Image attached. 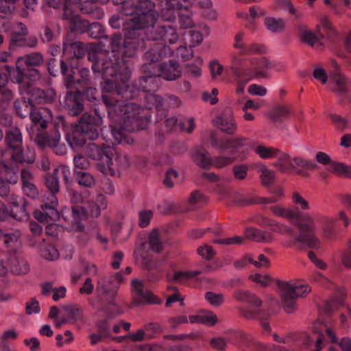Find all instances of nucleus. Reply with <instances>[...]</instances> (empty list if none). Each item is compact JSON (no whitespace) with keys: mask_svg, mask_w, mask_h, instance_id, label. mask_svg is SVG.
I'll use <instances>...</instances> for the list:
<instances>
[{"mask_svg":"<svg viewBox=\"0 0 351 351\" xmlns=\"http://www.w3.org/2000/svg\"><path fill=\"white\" fill-rule=\"evenodd\" d=\"M21 234L19 231L3 235V243L8 248H14L20 244Z\"/></svg>","mask_w":351,"mask_h":351,"instance_id":"603ef678","label":"nucleus"},{"mask_svg":"<svg viewBox=\"0 0 351 351\" xmlns=\"http://www.w3.org/2000/svg\"><path fill=\"white\" fill-rule=\"evenodd\" d=\"M123 277L121 272L108 276H103L97 280V291L99 295H113L123 282Z\"/></svg>","mask_w":351,"mask_h":351,"instance_id":"f8f14e48","label":"nucleus"},{"mask_svg":"<svg viewBox=\"0 0 351 351\" xmlns=\"http://www.w3.org/2000/svg\"><path fill=\"white\" fill-rule=\"evenodd\" d=\"M245 237L247 239L261 243H270L274 241V236L267 231L250 227L245 230Z\"/></svg>","mask_w":351,"mask_h":351,"instance_id":"b1692460","label":"nucleus"},{"mask_svg":"<svg viewBox=\"0 0 351 351\" xmlns=\"http://www.w3.org/2000/svg\"><path fill=\"white\" fill-rule=\"evenodd\" d=\"M35 156L32 154L27 159L21 152L10 153L8 149L0 147V172L12 176L9 178L11 182H17L19 165L23 162L32 163Z\"/></svg>","mask_w":351,"mask_h":351,"instance_id":"39448f33","label":"nucleus"},{"mask_svg":"<svg viewBox=\"0 0 351 351\" xmlns=\"http://www.w3.org/2000/svg\"><path fill=\"white\" fill-rule=\"evenodd\" d=\"M5 143L9 149L13 151L12 153L22 152L23 138L21 130L18 128H13L9 130L5 135Z\"/></svg>","mask_w":351,"mask_h":351,"instance_id":"393cba45","label":"nucleus"},{"mask_svg":"<svg viewBox=\"0 0 351 351\" xmlns=\"http://www.w3.org/2000/svg\"><path fill=\"white\" fill-rule=\"evenodd\" d=\"M32 124L28 129V132L33 138L36 132H40V130H45L47 126V117H51L50 111L45 108H33L29 113Z\"/></svg>","mask_w":351,"mask_h":351,"instance_id":"4468645a","label":"nucleus"},{"mask_svg":"<svg viewBox=\"0 0 351 351\" xmlns=\"http://www.w3.org/2000/svg\"><path fill=\"white\" fill-rule=\"evenodd\" d=\"M84 210L78 206H73L71 209L65 208L62 210L64 220L71 224V228L76 231H82L84 226L80 221L84 217Z\"/></svg>","mask_w":351,"mask_h":351,"instance_id":"6ab92c4d","label":"nucleus"},{"mask_svg":"<svg viewBox=\"0 0 351 351\" xmlns=\"http://www.w3.org/2000/svg\"><path fill=\"white\" fill-rule=\"evenodd\" d=\"M205 298L213 306L219 307L224 302V295L221 293L208 291L205 293Z\"/></svg>","mask_w":351,"mask_h":351,"instance_id":"4d7b16f0","label":"nucleus"},{"mask_svg":"<svg viewBox=\"0 0 351 351\" xmlns=\"http://www.w3.org/2000/svg\"><path fill=\"white\" fill-rule=\"evenodd\" d=\"M328 117L336 130L345 132L351 128V121L347 117L335 113H330Z\"/></svg>","mask_w":351,"mask_h":351,"instance_id":"f704fd0d","label":"nucleus"},{"mask_svg":"<svg viewBox=\"0 0 351 351\" xmlns=\"http://www.w3.org/2000/svg\"><path fill=\"white\" fill-rule=\"evenodd\" d=\"M18 60L19 62H24L27 66H37L44 61L43 56L40 52H34L25 57H19Z\"/></svg>","mask_w":351,"mask_h":351,"instance_id":"a18cd8bd","label":"nucleus"},{"mask_svg":"<svg viewBox=\"0 0 351 351\" xmlns=\"http://www.w3.org/2000/svg\"><path fill=\"white\" fill-rule=\"evenodd\" d=\"M192 7L189 0H167V7L161 13L162 19L167 22H173L176 19L175 10H188Z\"/></svg>","mask_w":351,"mask_h":351,"instance_id":"dca6fc26","label":"nucleus"},{"mask_svg":"<svg viewBox=\"0 0 351 351\" xmlns=\"http://www.w3.org/2000/svg\"><path fill=\"white\" fill-rule=\"evenodd\" d=\"M148 245L149 249L156 253H159L162 250V244L159 237V232L157 230H153L148 240Z\"/></svg>","mask_w":351,"mask_h":351,"instance_id":"de8ad7c7","label":"nucleus"},{"mask_svg":"<svg viewBox=\"0 0 351 351\" xmlns=\"http://www.w3.org/2000/svg\"><path fill=\"white\" fill-rule=\"evenodd\" d=\"M215 121L216 126L226 134H233L237 129L235 120L232 117H217Z\"/></svg>","mask_w":351,"mask_h":351,"instance_id":"72a5a7b5","label":"nucleus"},{"mask_svg":"<svg viewBox=\"0 0 351 351\" xmlns=\"http://www.w3.org/2000/svg\"><path fill=\"white\" fill-rule=\"evenodd\" d=\"M60 70L62 74L64 76V85L67 89H77L79 87L83 88L88 85L89 82L88 69L82 67L77 69L76 73L73 69L70 73H68V67L65 62L60 61Z\"/></svg>","mask_w":351,"mask_h":351,"instance_id":"1a4fd4ad","label":"nucleus"},{"mask_svg":"<svg viewBox=\"0 0 351 351\" xmlns=\"http://www.w3.org/2000/svg\"><path fill=\"white\" fill-rule=\"evenodd\" d=\"M22 66L23 63L19 62V60L17 59L15 68L12 69L8 65H5L4 67L10 75L11 80L13 82L20 84L19 88L22 86H24L27 88L29 86H32V84L29 82H24L25 73L24 72V69L22 68Z\"/></svg>","mask_w":351,"mask_h":351,"instance_id":"bb28decb","label":"nucleus"},{"mask_svg":"<svg viewBox=\"0 0 351 351\" xmlns=\"http://www.w3.org/2000/svg\"><path fill=\"white\" fill-rule=\"evenodd\" d=\"M78 177V183L87 187H91L95 184V179L93 176L86 172L78 171L77 172Z\"/></svg>","mask_w":351,"mask_h":351,"instance_id":"338daca9","label":"nucleus"},{"mask_svg":"<svg viewBox=\"0 0 351 351\" xmlns=\"http://www.w3.org/2000/svg\"><path fill=\"white\" fill-rule=\"evenodd\" d=\"M87 32L93 38H102L104 36V27L99 23H93L88 25Z\"/></svg>","mask_w":351,"mask_h":351,"instance_id":"bf43d9fd","label":"nucleus"},{"mask_svg":"<svg viewBox=\"0 0 351 351\" xmlns=\"http://www.w3.org/2000/svg\"><path fill=\"white\" fill-rule=\"evenodd\" d=\"M86 150L88 156L97 161L98 169L101 173L106 176L115 175V171L112 167V147L104 144L99 146L95 143H90L87 145Z\"/></svg>","mask_w":351,"mask_h":351,"instance_id":"0eeeda50","label":"nucleus"},{"mask_svg":"<svg viewBox=\"0 0 351 351\" xmlns=\"http://www.w3.org/2000/svg\"><path fill=\"white\" fill-rule=\"evenodd\" d=\"M172 51L169 47L163 44H156V46L149 50L146 53V58L149 63L156 64L163 58L171 56Z\"/></svg>","mask_w":351,"mask_h":351,"instance_id":"c85d7f7f","label":"nucleus"},{"mask_svg":"<svg viewBox=\"0 0 351 351\" xmlns=\"http://www.w3.org/2000/svg\"><path fill=\"white\" fill-rule=\"evenodd\" d=\"M262 183L265 186L272 184L275 180L276 173L266 166L262 165L260 169Z\"/></svg>","mask_w":351,"mask_h":351,"instance_id":"6e6d98bb","label":"nucleus"},{"mask_svg":"<svg viewBox=\"0 0 351 351\" xmlns=\"http://www.w3.org/2000/svg\"><path fill=\"white\" fill-rule=\"evenodd\" d=\"M20 93L22 95H29L32 99L38 100L39 102L51 103L56 97V91L52 88L41 90L35 88L33 86H29L27 88L22 86L20 88Z\"/></svg>","mask_w":351,"mask_h":351,"instance_id":"f3484780","label":"nucleus"},{"mask_svg":"<svg viewBox=\"0 0 351 351\" xmlns=\"http://www.w3.org/2000/svg\"><path fill=\"white\" fill-rule=\"evenodd\" d=\"M63 106L70 115H79L84 110L83 99L80 92H69L65 96Z\"/></svg>","mask_w":351,"mask_h":351,"instance_id":"a211bd4d","label":"nucleus"},{"mask_svg":"<svg viewBox=\"0 0 351 351\" xmlns=\"http://www.w3.org/2000/svg\"><path fill=\"white\" fill-rule=\"evenodd\" d=\"M178 64L173 60L160 64L148 63L145 64L144 70L148 75L142 77L145 83L154 84L156 77H162L167 80H175L181 75Z\"/></svg>","mask_w":351,"mask_h":351,"instance_id":"423d86ee","label":"nucleus"},{"mask_svg":"<svg viewBox=\"0 0 351 351\" xmlns=\"http://www.w3.org/2000/svg\"><path fill=\"white\" fill-rule=\"evenodd\" d=\"M11 272L15 275H25L30 270L28 262L23 257L12 255L8 259Z\"/></svg>","mask_w":351,"mask_h":351,"instance_id":"cd10ccee","label":"nucleus"},{"mask_svg":"<svg viewBox=\"0 0 351 351\" xmlns=\"http://www.w3.org/2000/svg\"><path fill=\"white\" fill-rule=\"evenodd\" d=\"M250 140L245 137L223 138L220 140L219 149L236 154L244 147L250 146Z\"/></svg>","mask_w":351,"mask_h":351,"instance_id":"412c9836","label":"nucleus"},{"mask_svg":"<svg viewBox=\"0 0 351 351\" xmlns=\"http://www.w3.org/2000/svg\"><path fill=\"white\" fill-rule=\"evenodd\" d=\"M194 162L199 167L208 169L212 165V159L209 153L204 149H198L193 155Z\"/></svg>","mask_w":351,"mask_h":351,"instance_id":"58836bf2","label":"nucleus"},{"mask_svg":"<svg viewBox=\"0 0 351 351\" xmlns=\"http://www.w3.org/2000/svg\"><path fill=\"white\" fill-rule=\"evenodd\" d=\"M265 25L269 31L273 32H281L285 28L283 20L274 17H267L265 19Z\"/></svg>","mask_w":351,"mask_h":351,"instance_id":"8fccbe9b","label":"nucleus"},{"mask_svg":"<svg viewBox=\"0 0 351 351\" xmlns=\"http://www.w3.org/2000/svg\"><path fill=\"white\" fill-rule=\"evenodd\" d=\"M299 33L302 42L317 48L321 45L318 37H317L312 32L308 30L305 26L300 25L299 27Z\"/></svg>","mask_w":351,"mask_h":351,"instance_id":"4c0bfd02","label":"nucleus"},{"mask_svg":"<svg viewBox=\"0 0 351 351\" xmlns=\"http://www.w3.org/2000/svg\"><path fill=\"white\" fill-rule=\"evenodd\" d=\"M292 162L295 165V168L299 167L308 171H313L317 167V165L313 161L306 160L300 156L293 157L292 158Z\"/></svg>","mask_w":351,"mask_h":351,"instance_id":"5fc2aeb1","label":"nucleus"},{"mask_svg":"<svg viewBox=\"0 0 351 351\" xmlns=\"http://www.w3.org/2000/svg\"><path fill=\"white\" fill-rule=\"evenodd\" d=\"M291 200L293 204L296 206L295 208H298V210H306L310 209L308 202L297 191L292 193Z\"/></svg>","mask_w":351,"mask_h":351,"instance_id":"13d9d810","label":"nucleus"},{"mask_svg":"<svg viewBox=\"0 0 351 351\" xmlns=\"http://www.w3.org/2000/svg\"><path fill=\"white\" fill-rule=\"evenodd\" d=\"M66 139L70 146L75 149L83 147L87 138L77 132L76 128H75L73 132L66 134Z\"/></svg>","mask_w":351,"mask_h":351,"instance_id":"37998d69","label":"nucleus"},{"mask_svg":"<svg viewBox=\"0 0 351 351\" xmlns=\"http://www.w3.org/2000/svg\"><path fill=\"white\" fill-rule=\"evenodd\" d=\"M162 300L152 292L143 288L142 282L138 280H133V306L145 304H159Z\"/></svg>","mask_w":351,"mask_h":351,"instance_id":"9b49d317","label":"nucleus"},{"mask_svg":"<svg viewBox=\"0 0 351 351\" xmlns=\"http://www.w3.org/2000/svg\"><path fill=\"white\" fill-rule=\"evenodd\" d=\"M328 85L332 92L344 95L351 91V78L341 73H337L330 80Z\"/></svg>","mask_w":351,"mask_h":351,"instance_id":"aec40b11","label":"nucleus"},{"mask_svg":"<svg viewBox=\"0 0 351 351\" xmlns=\"http://www.w3.org/2000/svg\"><path fill=\"white\" fill-rule=\"evenodd\" d=\"M328 171L339 176L351 178V166L343 162L332 161L328 166Z\"/></svg>","mask_w":351,"mask_h":351,"instance_id":"a19ab883","label":"nucleus"},{"mask_svg":"<svg viewBox=\"0 0 351 351\" xmlns=\"http://www.w3.org/2000/svg\"><path fill=\"white\" fill-rule=\"evenodd\" d=\"M158 14L155 3L150 0L138 1L133 11V29L154 28Z\"/></svg>","mask_w":351,"mask_h":351,"instance_id":"6e6552de","label":"nucleus"},{"mask_svg":"<svg viewBox=\"0 0 351 351\" xmlns=\"http://www.w3.org/2000/svg\"><path fill=\"white\" fill-rule=\"evenodd\" d=\"M33 99L23 97L21 99H17L14 102V108L17 114L21 117H25L29 114L34 107L32 104Z\"/></svg>","mask_w":351,"mask_h":351,"instance_id":"c9c22d12","label":"nucleus"},{"mask_svg":"<svg viewBox=\"0 0 351 351\" xmlns=\"http://www.w3.org/2000/svg\"><path fill=\"white\" fill-rule=\"evenodd\" d=\"M278 290L280 294L281 304L283 309L287 313H291L297 309L296 300L298 295H301L299 292L295 293V289L297 287H293L288 284L287 281L276 280Z\"/></svg>","mask_w":351,"mask_h":351,"instance_id":"9d476101","label":"nucleus"},{"mask_svg":"<svg viewBox=\"0 0 351 351\" xmlns=\"http://www.w3.org/2000/svg\"><path fill=\"white\" fill-rule=\"evenodd\" d=\"M12 99L13 94L10 90L8 88L2 90L0 92V108L1 110H5L10 105Z\"/></svg>","mask_w":351,"mask_h":351,"instance_id":"69168bd1","label":"nucleus"},{"mask_svg":"<svg viewBox=\"0 0 351 351\" xmlns=\"http://www.w3.org/2000/svg\"><path fill=\"white\" fill-rule=\"evenodd\" d=\"M26 201L22 198H19L18 200L13 202L10 210L12 217L19 221H27L29 215L26 211Z\"/></svg>","mask_w":351,"mask_h":351,"instance_id":"7c9ffc66","label":"nucleus"},{"mask_svg":"<svg viewBox=\"0 0 351 351\" xmlns=\"http://www.w3.org/2000/svg\"><path fill=\"white\" fill-rule=\"evenodd\" d=\"M295 215L292 219L295 222L301 234L295 240L304 243L310 247H315L318 244V239L313 234L317 227L315 221L320 223H335V219L325 215L317 214L312 215L308 213H303L295 208Z\"/></svg>","mask_w":351,"mask_h":351,"instance_id":"20e7f679","label":"nucleus"},{"mask_svg":"<svg viewBox=\"0 0 351 351\" xmlns=\"http://www.w3.org/2000/svg\"><path fill=\"white\" fill-rule=\"evenodd\" d=\"M346 296V291L344 289L339 288L335 296L330 300L327 301L324 304V311L326 313H330L341 306L343 305V299Z\"/></svg>","mask_w":351,"mask_h":351,"instance_id":"473e14b6","label":"nucleus"},{"mask_svg":"<svg viewBox=\"0 0 351 351\" xmlns=\"http://www.w3.org/2000/svg\"><path fill=\"white\" fill-rule=\"evenodd\" d=\"M104 100L107 105L114 106L116 109H118L121 114H123L125 118L129 119L130 116L128 115L132 110V106L128 101H119L116 99L114 101H108L106 96L104 97Z\"/></svg>","mask_w":351,"mask_h":351,"instance_id":"79ce46f5","label":"nucleus"},{"mask_svg":"<svg viewBox=\"0 0 351 351\" xmlns=\"http://www.w3.org/2000/svg\"><path fill=\"white\" fill-rule=\"evenodd\" d=\"M32 139L41 147L52 148L57 154L62 155L66 152L64 145L60 144V134L57 131L51 136H42L40 132H36Z\"/></svg>","mask_w":351,"mask_h":351,"instance_id":"2eb2a0df","label":"nucleus"},{"mask_svg":"<svg viewBox=\"0 0 351 351\" xmlns=\"http://www.w3.org/2000/svg\"><path fill=\"white\" fill-rule=\"evenodd\" d=\"M64 310L71 319L77 321L82 317V308L77 305L67 306L64 308Z\"/></svg>","mask_w":351,"mask_h":351,"instance_id":"680f3d73","label":"nucleus"},{"mask_svg":"<svg viewBox=\"0 0 351 351\" xmlns=\"http://www.w3.org/2000/svg\"><path fill=\"white\" fill-rule=\"evenodd\" d=\"M114 142L117 144L125 143L130 144L131 142L130 131L124 128L121 130H113L112 131Z\"/></svg>","mask_w":351,"mask_h":351,"instance_id":"09e8293b","label":"nucleus"},{"mask_svg":"<svg viewBox=\"0 0 351 351\" xmlns=\"http://www.w3.org/2000/svg\"><path fill=\"white\" fill-rule=\"evenodd\" d=\"M77 132L82 134L90 141H94L99 136V132L96 125V119L94 116L84 113L80 118L75 127Z\"/></svg>","mask_w":351,"mask_h":351,"instance_id":"ddd939ff","label":"nucleus"},{"mask_svg":"<svg viewBox=\"0 0 351 351\" xmlns=\"http://www.w3.org/2000/svg\"><path fill=\"white\" fill-rule=\"evenodd\" d=\"M270 210L274 215L287 219L289 221H292L295 215V208H285L281 205L272 206L270 207Z\"/></svg>","mask_w":351,"mask_h":351,"instance_id":"c03bdc74","label":"nucleus"},{"mask_svg":"<svg viewBox=\"0 0 351 351\" xmlns=\"http://www.w3.org/2000/svg\"><path fill=\"white\" fill-rule=\"evenodd\" d=\"M108 23L113 29H123V33L115 34L110 40L113 49H122L121 53L126 55L124 51L130 49L132 44V5L129 2H123L118 14L109 19Z\"/></svg>","mask_w":351,"mask_h":351,"instance_id":"f03ea898","label":"nucleus"},{"mask_svg":"<svg viewBox=\"0 0 351 351\" xmlns=\"http://www.w3.org/2000/svg\"><path fill=\"white\" fill-rule=\"evenodd\" d=\"M136 261L148 269H156L159 267L158 262L153 260L151 255L147 252L141 253L140 250L136 255Z\"/></svg>","mask_w":351,"mask_h":351,"instance_id":"ea45409f","label":"nucleus"},{"mask_svg":"<svg viewBox=\"0 0 351 351\" xmlns=\"http://www.w3.org/2000/svg\"><path fill=\"white\" fill-rule=\"evenodd\" d=\"M276 158L277 160L274 162L273 166L280 172L286 173L295 169L292 158L288 153L280 151Z\"/></svg>","mask_w":351,"mask_h":351,"instance_id":"c756f323","label":"nucleus"},{"mask_svg":"<svg viewBox=\"0 0 351 351\" xmlns=\"http://www.w3.org/2000/svg\"><path fill=\"white\" fill-rule=\"evenodd\" d=\"M61 19L66 21L69 24L72 31L79 33H84L86 32L89 23L86 20H84L81 16L74 12L62 13Z\"/></svg>","mask_w":351,"mask_h":351,"instance_id":"4be33fe9","label":"nucleus"},{"mask_svg":"<svg viewBox=\"0 0 351 351\" xmlns=\"http://www.w3.org/2000/svg\"><path fill=\"white\" fill-rule=\"evenodd\" d=\"M141 86L145 94L144 99L146 103V108H142L140 105L133 104V131L145 130L150 122L151 109L154 108L158 112L164 111L165 99L161 96L149 92L158 87V84H149V86L143 85L141 80Z\"/></svg>","mask_w":351,"mask_h":351,"instance_id":"7ed1b4c3","label":"nucleus"},{"mask_svg":"<svg viewBox=\"0 0 351 351\" xmlns=\"http://www.w3.org/2000/svg\"><path fill=\"white\" fill-rule=\"evenodd\" d=\"M41 256L48 261H55L59 257V254L55 246L46 245L41 251Z\"/></svg>","mask_w":351,"mask_h":351,"instance_id":"052dcab7","label":"nucleus"},{"mask_svg":"<svg viewBox=\"0 0 351 351\" xmlns=\"http://www.w3.org/2000/svg\"><path fill=\"white\" fill-rule=\"evenodd\" d=\"M178 125L182 132L191 133L195 128V120L192 117L184 118L178 121Z\"/></svg>","mask_w":351,"mask_h":351,"instance_id":"0e129e2a","label":"nucleus"},{"mask_svg":"<svg viewBox=\"0 0 351 351\" xmlns=\"http://www.w3.org/2000/svg\"><path fill=\"white\" fill-rule=\"evenodd\" d=\"M156 32V36H148V38L152 40L161 39L169 44H175L178 40V34L174 27L170 25L158 27Z\"/></svg>","mask_w":351,"mask_h":351,"instance_id":"5701e85b","label":"nucleus"},{"mask_svg":"<svg viewBox=\"0 0 351 351\" xmlns=\"http://www.w3.org/2000/svg\"><path fill=\"white\" fill-rule=\"evenodd\" d=\"M249 278L252 281L259 284L262 287L269 286L273 280V278L268 274H255L250 275Z\"/></svg>","mask_w":351,"mask_h":351,"instance_id":"e2e57ef3","label":"nucleus"},{"mask_svg":"<svg viewBox=\"0 0 351 351\" xmlns=\"http://www.w3.org/2000/svg\"><path fill=\"white\" fill-rule=\"evenodd\" d=\"M54 176L58 180L62 179L66 184L71 181V173L70 168L66 165H60L53 171Z\"/></svg>","mask_w":351,"mask_h":351,"instance_id":"864d4df0","label":"nucleus"},{"mask_svg":"<svg viewBox=\"0 0 351 351\" xmlns=\"http://www.w3.org/2000/svg\"><path fill=\"white\" fill-rule=\"evenodd\" d=\"M41 211L34 212V217L40 222L49 223L50 221H57L60 215L56 206H50L48 203L42 205Z\"/></svg>","mask_w":351,"mask_h":351,"instance_id":"a878e982","label":"nucleus"},{"mask_svg":"<svg viewBox=\"0 0 351 351\" xmlns=\"http://www.w3.org/2000/svg\"><path fill=\"white\" fill-rule=\"evenodd\" d=\"M127 56L123 54L121 61L112 63L110 60H101L95 53H88V60L94 62L92 69L94 73H101L104 82L102 89L106 93H116L121 95L130 89V71L123 59Z\"/></svg>","mask_w":351,"mask_h":351,"instance_id":"f257e3e1","label":"nucleus"},{"mask_svg":"<svg viewBox=\"0 0 351 351\" xmlns=\"http://www.w3.org/2000/svg\"><path fill=\"white\" fill-rule=\"evenodd\" d=\"M291 114L290 109L285 106H278L267 112V117L274 123H280L287 119Z\"/></svg>","mask_w":351,"mask_h":351,"instance_id":"2f4dec72","label":"nucleus"},{"mask_svg":"<svg viewBox=\"0 0 351 351\" xmlns=\"http://www.w3.org/2000/svg\"><path fill=\"white\" fill-rule=\"evenodd\" d=\"M202 274V271H176L173 276V281L179 284H185L188 280L192 279L195 276Z\"/></svg>","mask_w":351,"mask_h":351,"instance_id":"49530a36","label":"nucleus"},{"mask_svg":"<svg viewBox=\"0 0 351 351\" xmlns=\"http://www.w3.org/2000/svg\"><path fill=\"white\" fill-rule=\"evenodd\" d=\"M185 11L186 12V14H178V23L180 27L182 29L192 28L195 26V23L192 19L193 13L190 10V8Z\"/></svg>","mask_w":351,"mask_h":351,"instance_id":"3c124183","label":"nucleus"},{"mask_svg":"<svg viewBox=\"0 0 351 351\" xmlns=\"http://www.w3.org/2000/svg\"><path fill=\"white\" fill-rule=\"evenodd\" d=\"M234 159L235 158L234 157L219 156L215 157L213 159L212 165H213L216 168H223L231 165Z\"/></svg>","mask_w":351,"mask_h":351,"instance_id":"774afa93","label":"nucleus"},{"mask_svg":"<svg viewBox=\"0 0 351 351\" xmlns=\"http://www.w3.org/2000/svg\"><path fill=\"white\" fill-rule=\"evenodd\" d=\"M254 152L262 159L276 158L280 149L274 147H267L263 144H258L253 147Z\"/></svg>","mask_w":351,"mask_h":351,"instance_id":"e433bc0d","label":"nucleus"}]
</instances>
